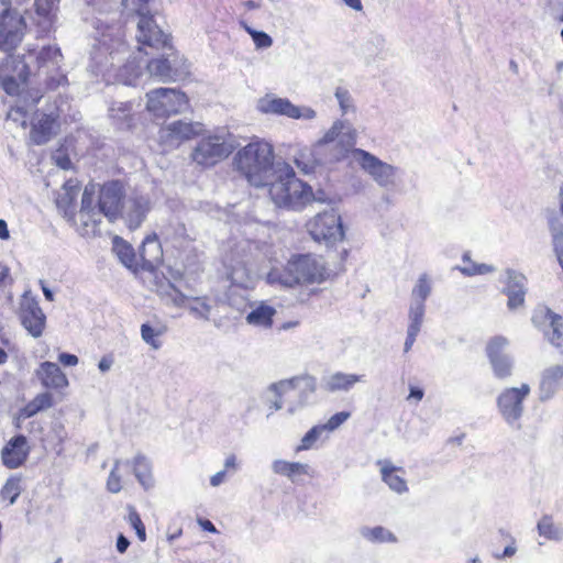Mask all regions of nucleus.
I'll list each match as a JSON object with an SVG mask.
<instances>
[{"label":"nucleus","mask_w":563,"mask_h":563,"mask_svg":"<svg viewBox=\"0 0 563 563\" xmlns=\"http://www.w3.org/2000/svg\"><path fill=\"white\" fill-rule=\"evenodd\" d=\"M200 123H191L183 120L174 121L159 130V140L168 147H177L184 141L198 135L201 132Z\"/></svg>","instance_id":"nucleus-21"},{"label":"nucleus","mask_w":563,"mask_h":563,"mask_svg":"<svg viewBox=\"0 0 563 563\" xmlns=\"http://www.w3.org/2000/svg\"><path fill=\"white\" fill-rule=\"evenodd\" d=\"M32 74V67L25 59L8 56L0 64L2 88L8 95H20L22 86Z\"/></svg>","instance_id":"nucleus-13"},{"label":"nucleus","mask_w":563,"mask_h":563,"mask_svg":"<svg viewBox=\"0 0 563 563\" xmlns=\"http://www.w3.org/2000/svg\"><path fill=\"white\" fill-rule=\"evenodd\" d=\"M360 534L371 541V542H396L397 539L395 537V534L393 532H390L389 530H387L386 528L384 527H374V528H369V527H362L360 529Z\"/></svg>","instance_id":"nucleus-45"},{"label":"nucleus","mask_w":563,"mask_h":563,"mask_svg":"<svg viewBox=\"0 0 563 563\" xmlns=\"http://www.w3.org/2000/svg\"><path fill=\"white\" fill-rule=\"evenodd\" d=\"M317 388L316 378L310 375L295 376L271 384L264 393V400L268 405L271 413L283 408V397L290 393H297L298 400L287 408L289 415L305 407Z\"/></svg>","instance_id":"nucleus-5"},{"label":"nucleus","mask_w":563,"mask_h":563,"mask_svg":"<svg viewBox=\"0 0 563 563\" xmlns=\"http://www.w3.org/2000/svg\"><path fill=\"white\" fill-rule=\"evenodd\" d=\"M275 309L268 305L261 303L246 316V322L255 327L271 328Z\"/></svg>","instance_id":"nucleus-35"},{"label":"nucleus","mask_w":563,"mask_h":563,"mask_svg":"<svg viewBox=\"0 0 563 563\" xmlns=\"http://www.w3.org/2000/svg\"><path fill=\"white\" fill-rule=\"evenodd\" d=\"M133 472L139 483L145 488L150 489L154 486L152 476V467L148 460L143 455H136L133 461Z\"/></svg>","instance_id":"nucleus-38"},{"label":"nucleus","mask_w":563,"mask_h":563,"mask_svg":"<svg viewBox=\"0 0 563 563\" xmlns=\"http://www.w3.org/2000/svg\"><path fill=\"white\" fill-rule=\"evenodd\" d=\"M24 16L15 9L0 14V49L7 53L14 51L26 33Z\"/></svg>","instance_id":"nucleus-14"},{"label":"nucleus","mask_w":563,"mask_h":563,"mask_svg":"<svg viewBox=\"0 0 563 563\" xmlns=\"http://www.w3.org/2000/svg\"><path fill=\"white\" fill-rule=\"evenodd\" d=\"M122 464L120 460H117L113 468L110 472V475L107 481V488L109 492L117 494L121 490V476L119 475V467Z\"/></svg>","instance_id":"nucleus-50"},{"label":"nucleus","mask_w":563,"mask_h":563,"mask_svg":"<svg viewBox=\"0 0 563 563\" xmlns=\"http://www.w3.org/2000/svg\"><path fill=\"white\" fill-rule=\"evenodd\" d=\"M364 382L365 375L335 372L324 379V388L331 393L349 391L355 384Z\"/></svg>","instance_id":"nucleus-29"},{"label":"nucleus","mask_w":563,"mask_h":563,"mask_svg":"<svg viewBox=\"0 0 563 563\" xmlns=\"http://www.w3.org/2000/svg\"><path fill=\"white\" fill-rule=\"evenodd\" d=\"M532 324L544 335L545 340L555 347L563 345V317L547 306H539L531 317Z\"/></svg>","instance_id":"nucleus-15"},{"label":"nucleus","mask_w":563,"mask_h":563,"mask_svg":"<svg viewBox=\"0 0 563 563\" xmlns=\"http://www.w3.org/2000/svg\"><path fill=\"white\" fill-rule=\"evenodd\" d=\"M99 45L91 53L92 59L102 69H108V66L115 67L117 63L121 62V55L128 52L126 45L121 38H112L111 34H102L98 41Z\"/></svg>","instance_id":"nucleus-18"},{"label":"nucleus","mask_w":563,"mask_h":563,"mask_svg":"<svg viewBox=\"0 0 563 563\" xmlns=\"http://www.w3.org/2000/svg\"><path fill=\"white\" fill-rule=\"evenodd\" d=\"M59 0H34L37 37L48 35L54 30Z\"/></svg>","instance_id":"nucleus-25"},{"label":"nucleus","mask_w":563,"mask_h":563,"mask_svg":"<svg viewBox=\"0 0 563 563\" xmlns=\"http://www.w3.org/2000/svg\"><path fill=\"white\" fill-rule=\"evenodd\" d=\"M356 130L349 121L335 120L323 136L314 143V152L327 155L330 162H340L346 157L356 143Z\"/></svg>","instance_id":"nucleus-6"},{"label":"nucleus","mask_w":563,"mask_h":563,"mask_svg":"<svg viewBox=\"0 0 563 563\" xmlns=\"http://www.w3.org/2000/svg\"><path fill=\"white\" fill-rule=\"evenodd\" d=\"M504 276L500 282L505 285L503 294L507 296V308L509 310H517L523 307L528 291L527 277L512 268H507Z\"/></svg>","instance_id":"nucleus-19"},{"label":"nucleus","mask_w":563,"mask_h":563,"mask_svg":"<svg viewBox=\"0 0 563 563\" xmlns=\"http://www.w3.org/2000/svg\"><path fill=\"white\" fill-rule=\"evenodd\" d=\"M95 185L85 187L79 210L80 234L95 235L102 216L110 222L123 218L130 230L140 228L150 210V201L136 192L126 194L119 180L103 184L99 189L98 203L95 205Z\"/></svg>","instance_id":"nucleus-2"},{"label":"nucleus","mask_w":563,"mask_h":563,"mask_svg":"<svg viewBox=\"0 0 563 563\" xmlns=\"http://www.w3.org/2000/svg\"><path fill=\"white\" fill-rule=\"evenodd\" d=\"M113 363H114L113 357L110 355H106V356L101 357V360L99 361L98 368L100 369V372L107 373L108 371L111 369Z\"/></svg>","instance_id":"nucleus-57"},{"label":"nucleus","mask_w":563,"mask_h":563,"mask_svg":"<svg viewBox=\"0 0 563 563\" xmlns=\"http://www.w3.org/2000/svg\"><path fill=\"white\" fill-rule=\"evenodd\" d=\"M464 266L459 267L460 272L465 276H475L477 271V264L473 263L470 258L468 253L463 255Z\"/></svg>","instance_id":"nucleus-54"},{"label":"nucleus","mask_w":563,"mask_h":563,"mask_svg":"<svg viewBox=\"0 0 563 563\" xmlns=\"http://www.w3.org/2000/svg\"><path fill=\"white\" fill-rule=\"evenodd\" d=\"M37 376L47 388L59 389L68 386L66 375L57 364L52 362L42 363L37 371Z\"/></svg>","instance_id":"nucleus-27"},{"label":"nucleus","mask_w":563,"mask_h":563,"mask_svg":"<svg viewBox=\"0 0 563 563\" xmlns=\"http://www.w3.org/2000/svg\"><path fill=\"white\" fill-rule=\"evenodd\" d=\"M350 412L347 411H341L335 415H333L325 423H323V428L327 431V433H331L334 430H336L340 426H342L349 418Z\"/></svg>","instance_id":"nucleus-51"},{"label":"nucleus","mask_w":563,"mask_h":563,"mask_svg":"<svg viewBox=\"0 0 563 563\" xmlns=\"http://www.w3.org/2000/svg\"><path fill=\"white\" fill-rule=\"evenodd\" d=\"M235 146V141L229 131L221 129L202 136L194 147L191 158L200 166H213L225 159Z\"/></svg>","instance_id":"nucleus-7"},{"label":"nucleus","mask_w":563,"mask_h":563,"mask_svg":"<svg viewBox=\"0 0 563 563\" xmlns=\"http://www.w3.org/2000/svg\"><path fill=\"white\" fill-rule=\"evenodd\" d=\"M227 472L225 470L217 472L214 475L210 477V485L212 487L220 486L225 481Z\"/></svg>","instance_id":"nucleus-58"},{"label":"nucleus","mask_w":563,"mask_h":563,"mask_svg":"<svg viewBox=\"0 0 563 563\" xmlns=\"http://www.w3.org/2000/svg\"><path fill=\"white\" fill-rule=\"evenodd\" d=\"M328 433L322 424L312 427L301 439L300 444L295 449L296 453L308 451L314 448L316 443L320 440L327 439Z\"/></svg>","instance_id":"nucleus-44"},{"label":"nucleus","mask_w":563,"mask_h":563,"mask_svg":"<svg viewBox=\"0 0 563 563\" xmlns=\"http://www.w3.org/2000/svg\"><path fill=\"white\" fill-rule=\"evenodd\" d=\"M140 258L142 267L153 269L158 266L163 261V250L156 235L147 236L140 249Z\"/></svg>","instance_id":"nucleus-28"},{"label":"nucleus","mask_w":563,"mask_h":563,"mask_svg":"<svg viewBox=\"0 0 563 563\" xmlns=\"http://www.w3.org/2000/svg\"><path fill=\"white\" fill-rule=\"evenodd\" d=\"M146 108L155 117L183 112L188 106L186 95L175 88H158L146 93Z\"/></svg>","instance_id":"nucleus-12"},{"label":"nucleus","mask_w":563,"mask_h":563,"mask_svg":"<svg viewBox=\"0 0 563 563\" xmlns=\"http://www.w3.org/2000/svg\"><path fill=\"white\" fill-rule=\"evenodd\" d=\"M418 334L419 332L417 331L407 330V339L404 346L405 352H408L412 347Z\"/></svg>","instance_id":"nucleus-59"},{"label":"nucleus","mask_w":563,"mask_h":563,"mask_svg":"<svg viewBox=\"0 0 563 563\" xmlns=\"http://www.w3.org/2000/svg\"><path fill=\"white\" fill-rule=\"evenodd\" d=\"M197 319L208 321L211 312V305L207 297H188L185 306Z\"/></svg>","instance_id":"nucleus-42"},{"label":"nucleus","mask_w":563,"mask_h":563,"mask_svg":"<svg viewBox=\"0 0 563 563\" xmlns=\"http://www.w3.org/2000/svg\"><path fill=\"white\" fill-rule=\"evenodd\" d=\"M516 551H517L516 547L510 544L504 549V552L501 554H496L495 558L498 560H501L505 558H510L516 553Z\"/></svg>","instance_id":"nucleus-63"},{"label":"nucleus","mask_w":563,"mask_h":563,"mask_svg":"<svg viewBox=\"0 0 563 563\" xmlns=\"http://www.w3.org/2000/svg\"><path fill=\"white\" fill-rule=\"evenodd\" d=\"M424 311H426L424 305L410 302L408 330H413V331L420 332L422 321H423Z\"/></svg>","instance_id":"nucleus-48"},{"label":"nucleus","mask_w":563,"mask_h":563,"mask_svg":"<svg viewBox=\"0 0 563 563\" xmlns=\"http://www.w3.org/2000/svg\"><path fill=\"white\" fill-rule=\"evenodd\" d=\"M53 406V397L49 393L38 394L33 400H31L22 410L21 416L23 418H31L37 412L48 409Z\"/></svg>","instance_id":"nucleus-41"},{"label":"nucleus","mask_w":563,"mask_h":563,"mask_svg":"<svg viewBox=\"0 0 563 563\" xmlns=\"http://www.w3.org/2000/svg\"><path fill=\"white\" fill-rule=\"evenodd\" d=\"M20 319L24 329L33 336L40 338L45 329L46 317L38 302L25 297L20 307Z\"/></svg>","instance_id":"nucleus-22"},{"label":"nucleus","mask_w":563,"mask_h":563,"mask_svg":"<svg viewBox=\"0 0 563 563\" xmlns=\"http://www.w3.org/2000/svg\"><path fill=\"white\" fill-rule=\"evenodd\" d=\"M269 196L276 207L299 210L312 200V189L295 175L292 167L286 162L278 161L277 169L272 181L267 183Z\"/></svg>","instance_id":"nucleus-4"},{"label":"nucleus","mask_w":563,"mask_h":563,"mask_svg":"<svg viewBox=\"0 0 563 563\" xmlns=\"http://www.w3.org/2000/svg\"><path fill=\"white\" fill-rule=\"evenodd\" d=\"M21 492V478L18 476H11L7 479L1 489V497L9 499V504L13 505L20 496Z\"/></svg>","instance_id":"nucleus-46"},{"label":"nucleus","mask_w":563,"mask_h":563,"mask_svg":"<svg viewBox=\"0 0 563 563\" xmlns=\"http://www.w3.org/2000/svg\"><path fill=\"white\" fill-rule=\"evenodd\" d=\"M531 388L523 383L520 387L505 388L497 397V409L505 422L515 428H520L519 421L523 415L525 399L530 395Z\"/></svg>","instance_id":"nucleus-10"},{"label":"nucleus","mask_w":563,"mask_h":563,"mask_svg":"<svg viewBox=\"0 0 563 563\" xmlns=\"http://www.w3.org/2000/svg\"><path fill=\"white\" fill-rule=\"evenodd\" d=\"M297 167L305 174L313 172L317 165L331 163L327 159V155L314 152V145L311 148H302L295 156Z\"/></svg>","instance_id":"nucleus-30"},{"label":"nucleus","mask_w":563,"mask_h":563,"mask_svg":"<svg viewBox=\"0 0 563 563\" xmlns=\"http://www.w3.org/2000/svg\"><path fill=\"white\" fill-rule=\"evenodd\" d=\"M110 118L119 129H129L133 124L132 104L128 102H115L109 110Z\"/></svg>","instance_id":"nucleus-36"},{"label":"nucleus","mask_w":563,"mask_h":563,"mask_svg":"<svg viewBox=\"0 0 563 563\" xmlns=\"http://www.w3.org/2000/svg\"><path fill=\"white\" fill-rule=\"evenodd\" d=\"M334 96L343 115L355 112L356 108L354 100L347 89L338 87Z\"/></svg>","instance_id":"nucleus-47"},{"label":"nucleus","mask_w":563,"mask_h":563,"mask_svg":"<svg viewBox=\"0 0 563 563\" xmlns=\"http://www.w3.org/2000/svg\"><path fill=\"white\" fill-rule=\"evenodd\" d=\"M508 345V339L498 335L490 339L486 346L494 375L499 379H506L512 374L514 358L505 352Z\"/></svg>","instance_id":"nucleus-17"},{"label":"nucleus","mask_w":563,"mask_h":563,"mask_svg":"<svg viewBox=\"0 0 563 563\" xmlns=\"http://www.w3.org/2000/svg\"><path fill=\"white\" fill-rule=\"evenodd\" d=\"M272 470L275 474L286 476L291 482H295L299 476L310 475V466L300 462L275 460L272 463Z\"/></svg>","instance_id":"nucleus-32"},{"label":"nucleus","mask_w":563,"mask_h":563,"mask_svg":"<svg viewBox=\"0 0 563 563\" xmlns=\"http://www.w3.org/2000/svg\"><path fill=\"white\" fill-rule=\"evenodd\" d=\"M538 533L547 540L561 541L563 539V527L556 523L551 516H543L537 525Z\"/></svg>","instance_id":"nucleus-40"},{"label":"nucleus","mask_w":563,"mask_h":563,"mask_svg":"<svg viewBox=\"0 0 563 563\" xmlns=\"http://www.w3.org/2000/svg\"><path fill=\"white\" fill-rule=\"evenodd\" d=\"M550 229H551V233H552V240L555 239V236L559 232L561 233V236H563V225L559 221H556V220L551 221Z\"/></svg>","instance_id":"nucleus-62"},{"label":"nucleus","mask_w":563,"mask_h":563,"mask_svg":"<svg viewBox=\"0 0 563 563\" xmlns=\"http://www.w3.org/2000/svg\"><path fill=\"white\" fill-rule=\"evenodd\" d=\"M22 59H25L29 64L35 62V67L38 75H44L46 86L49 90H56L62 86L67 85V77L60 71V63L63 55L59 47L57 46H43L40 52L33 53L29 51V54Z\"/></svg>","instance_id":"nucleus-8"},{"label":"nucleus","mask_w":563,"mask_h":563,"mask_svg":"<svg viewBox=\"0 0 563 563\" xmlns=\"http://www.w3.org/2000/svg\"><path fill=\"white\" fill-rule=\"evenodd\" d=\"M7 119L19 123L23 129L26 128V109L21 106L11 108L7 114Z\"/></svg>","instance_id":"nucleus-52"},{"label":"nucleus","mask_w":563,"mask_h":563,"mask_svg":"<svg viewBox=\"0 0 563 563\" xmlns=\"http://www.w3.org/2000/svg\"><path fill=\"white\" fill-rule=\"evenodd\" d=\"M432 290L431 279L427 274L419 276L411 290V303L424 305Z\"/></svg>","instance_id":"nucleus-43"},{"label":"nucleus","mask_w":563,"mask_h":563,"mask_svg":"<svg viewBox=\"0 0 563 563\" xmlns=\"http://www.w3.org/2000/svg\"><path fill=\"white\" fill-rule=\"evenodd\" d=\"M352 159L383 188L396 186L397 168L362 148H352Z\"/></svg>","instance_id":"nucleus-9"},{"label":"nucleus","mask_w":563,"mask_h":563,"mask_svg":"<svg viewBox=\"0 0 563 563\" xmlns=\"http://www.w3.org/2000/svg\"><path fill=\"white\" fill-rule=\"evenodd\" d=\"M129 509V515H128V521L129 523L134 528H141V526H143V522L141 520V517L140 515L137 514V511L135 510L134 507L132 506H129L128 507Z\"/></svg>","instance_id":"nucleus-55"},{"label":"nucleus","mask_w":563,"mask_h":563,"mask_svg":"<svg viewBox=\"0 0 563 563\" xmlns=\"http://www.w3.org/2000/svg\"><path fill=\"white\" fill-rule=\"evenodd\" d=\"M265 257L266 254L260 250L257 243L249 240L239 242L223 258L228 279L243 288L251 287L260 277L265 278L271 286L284 288L320 284L325 279L323 262L317 256L294 255L283 268L273 265L272 258H267L271 265L268 271L263 264Z\"/></svg>","instance_id":"nucleus-1"},{"label":"nucleus","mask_w":563,"mask_h":563,"mask_svg":"<svg viewBox=\"0 0 563 563\" xmlns=\"http://www.w3.org/2000/svg\"><path fill=\"white\" fill-rule=\"evenodd\" d=\"M233 164L254 187H266L267 183L273 180L277 169L273 145L261 139L253 140L239 150Z\"/></svg>","instance_id":"nucleus-3"},{"label":"nucleus","mask_w":563,"mask_h":563,"mask_svg":"<svg viewBox=\"0 0 563 563\" xmlns=\"http://www.w3.org/2000/svg\"><path fill=\"white\" fill-rule=\"evenodd\" d=\"M137 41L142 45L161 48L168 45V35L155 23L152 16H143L137 23Z\"/></svg>","instance_id":"nucleus-24"},{"label":"nucleus","mask_w":563,"mask_h":563,"mask_svg":"<svg viewBox=\"0 0 563 563\" xmlns=\"http://www.w3.org/2000/svg\"><path fill=\"white\" fill-rule=\"evenodd\" d=\"M146 68L152 77L161 81H176L189 74V65L186 60L174 57L157 58L146 63Z\"/></svg>","instance_id":"nucleus-20"},{"label":"nucleus","mask_w":563,"mask_h":563,"mask_svg":"<svg viewBox=\"0 0 563 563\" xmlns=\"http://www.w3.org/2000/svg\"><path fill=\"white\" fill-rule=\"evenodd\" d=\"M141 75V66H134V62H129L123 68L120 69L119 78L125 85H134L135 80Z\"/></svg>","instance_id":"nucleus-49"},{"label":"nucleus","mask_w":563,"mask_h":563,"mask_svg":"<svg viewBox=\"0 0 563 563\" xmlns=\"http://www.w3.org/2000/svg\"><path fill=\"white\" fill-rule=\"evenodd\" d=\"M167 331V327L157 322L156 324L143 323L141 325V338L153 350L162 347L161 336Z\"/></svg>","instance_id":"nucleus-37"},{"label":"nucleus","mask_w":563,"mask_h":563,"mask_svg":"<svg viewBox=\"0 0 563 563\" xmlns=\"http://www.w3.org/2000/svg\"><path fill=\"white\" fill-rule=\"evenodd\" d=\"M238 468V463H236V456L234 454H230L225 457V461H224V470H232V471H235Z\"/></svg>","instance_id":"nucleus-61"},{"label":"nucleus","mask_w":563,"mask_h":563,"mask_svg":"<svg viewBox=\"0 0 563 563\" xmlns=\"http://www.w3.org/2000/svg\"><path fill=\"white\" fill-rule=\"evenodd\" d=\"M130 545V541L123 536L120 534L117 539V550L120 553H124Z\"/></svg>","instance_id":"nucleus-60"},{"label":"nucleus","mask_w":563,"mask_h":563,"mask_svg":"<svg viewBox=\"0 0 563 563\" xmlns=\"http://www.w3.org/2000/svg\"><path fill=\"white\" fill-rule=\"evenodd\" d=\"M55 125V119L52 114H42L41 118L32 124L31 129V140L37 144L46 143L52 133Z\"/></svg>","instance_id":"nucleus-33"},{"label":"nucleus","mask_w":563,"mask_h":563,"mask_svg":"<svg viewBox=\"0 0 563 563\" xmlns=\"http://www.w3.org/2000/svg\"><path fill=\"white\" fill-rule=\"evenodd\" d=\"M563 388V364H552L545 367L539 377V400L545 402Z\"/></svg>","instance_id":"nucleus-23"},{"label":"nucleus","mask_w":563,"mask_h":563,"mask_svg":"<svg viewBox=\"0 0 563 563\" xmlns=\"http://www.w3.org/2000/svg\"><path fill=\"white\" fill-rule=\"evenodd\" d=\"M58 361L64 366H76L79 362L78 357L75 354H69V353H60L58 355Z\"/></svg>","instance_id":"nucleus-56"},{"label":"nucleus","mask_w":563,"mask_h":563,"mask_svg":"<svg viewBox=\"0 0 563 563\" xmlns=\"http://www.w3.org/2000/svg\"><path fill=\"white\" fill-rule=\"evenodd\" d=\"M378 464L380 465L382 479L393 492L404 494L408 490L406 481L397 474L400 468L395 467L389 461H378Z\"/></svg>","instance_id":"nucleus-31"},{"label":"nucleus","mask_w":563,"mask_h":563,"mask_svg":"<svg viewBox=\"0 0 563 563\" xmlns=\"http://www.w3.org/2000/svg\"><path fill=\"white\" fill-rule=\"evenodd\" d=\"M307 229L314 241L325 245H333L344 239L341 217L334 209L314 216L307 223Z\"/></svg>","instance_id":"nucleus-11"},{"label":"nucleus","mask_w":563,"mask_h":563,"mask_svg":"<svg viewBox=\"0 0 563 563\" xmlns=\"http://www.w3.org/2000/svg\"><path fill=\"white\" fill-rule=\"evenodd\" d=\"M252 40L256 48H268L273 45V38L263 31L253 32Z\"/></svg>","instance_id":"nucleus-53"},{"label":"nucleus","mask_w":563,"mask_h":563,"mask_svg":"<svg viewBox=\"0 0 563 563\" xmlns=\"http://www.w3.org/2000/svg\"><path fill=\"white\" fill-rule=\"evenodd\" d=\"M27 454L29 450L24 435H16L11 439L1 452L2 462L9 468H16L22 465Z\"/></svg>","instance_id":"nucleus-26"},{"label":"nucleus","mask_w":563,"mask_h":563,"mask_svg":"<svg viewBox=\"0 0 563 563\" xmlns=\"http://www.w3.org/2000/svg\"><path fill=\"white\" fill-rule=\"evenodd\" d=\"M257 110L265 114L286 115L291 119L312 120L316 111L310 107H298L286 98L266 95L257 102Z\"/></svg>","instance_id":"nucleus-16"},{"label":"nucleus","mask_w":563,"mask_h":563,"mask_svg":"<svg viewBox=\"0 0 563 563\" xmlns=\"http://www.w3.org/2000/svg\"><path fill=\"white\" fill-rule=\"evenodd\" d=\"M113 251L125 267L130 269H136L139 267L137 256L133 247L125 241L115 238L113 241Z\"/></svg>","instance_id":"nucleus-39"},{"label":"nucleus","mask_w":563,"mask_h":563,"mask_svg":"<svg viewBox=\"0 0 563 563\" xmlns=\"http://www.w3.org/2000/svg\"><path fill=\"white\" fill-rule=\"evenodd\" d=\"M156 292L166 306L183 308L188 301V297L177 289L170 282H165L158 285Z\"/></svg>","instance_id":"nucleus-34"},{"label":"nucleus","mask_w":563,"mask_h":563,"mask_svg":"<svg viewBox=\"0 0 563 563\" xmlns=\"http://www.w3.org/2000/svg\"><path fill=\"white\" fill-rule=\"evenodd\" d=\"M495 271H496V268L493 265L477 264L476 275H486V274L493 273Z\"/></svg>","instance_id":"nucleus-64"}]
</instances>
